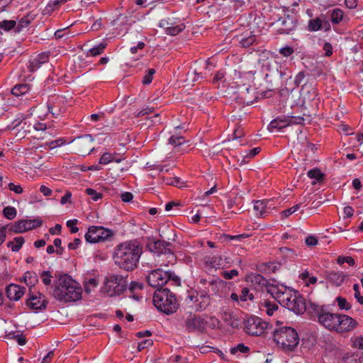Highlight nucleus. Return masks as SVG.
Segmentation results:
<instances>
[{"instance_id":"37","label":"nucleus","mask_w":363,"mask_h":363,"mask_svg":"<svg viewBox=\"0 0 363 363\" xmlns=\"http://www.w3.org/2000/svg\"><path fill=\"white\" fill-rule=\"evenodd\" d=\"M24 231H28L42 225V220L40 219L23 220Z\"/></svg>"},{"instance_id":"64","label":"nucleus","mask_w":363,"mask_h":363,"mask_svg":"<svg viewBox=\"0 0 363 363\" xmlns=\"http://www.w3.org/2000/svg\"><path fill=\"white\" fill-rule=\"evenodd\" d=\"M294 50L291 47L286 46L282 48L279 50V53L284 55V57H289L294 53Z\"/></svg>"},{"instance_id":"17","label":"nucleus","mask_w":363,"mask_h":363,"mask_svg":"<svg viewBox=\"0 0 363 363\" xmlns=\"http://www.w3.org/2000/svg\"><path fill=\"white\" fill-rule=\"evenodd\" d=\"M47 303L45 296L40 293H38V295H31L27 301L29 307L34 311L45 309Z\"/></svg>"},{"instance_id":"27","label":"nucleus","mask_w":363,"mask_h":363,"mask_svg":"<svg viewBox=\"0 0 363 363\" xmlns=\"http://www.w3.org/2000/svg\"><path fill=\"white\" fill-rule=\"evenodd\" d=\"M279 22H281V24L283 26L282 28L279 29L281 33L289 34L296 28V24L294 23L293 19L289 18V16L279 19Z\"/></svg>"},{"instance_id":"8","label":"nucleus","mask_w":363,"mask_h":363,"mask_svg":"<svg viewBox=\"0 0 363 363\" xmlns=\"http://www.w3.org/2000/svg\"><path fill=\"white\" fill-rule=\"evenodd\" d=\"M281 304L296 314H303L306 310L304 298L297 292L289 291L285 299L281 298Z\"/></svg>"},{"instance_id":"46","label":"nucleus","mask_w":363,"mask_h":363,"mask_svg":"<svg viewBox=\"0 0 363 363\" xmlns=\"http://www.w3.org/2000/svg\"><path fill=\"white\" fill-rule=\"evenodd\" d=\"M162 182L167 185H172L175 186L180 187L181 181L178 177H162Z\"/></svg>"},{"instance_id":"54","label":"nucleus","mask_w":363,"mask_h":363,"mask_svg":"<svg viewBox=\"0 0 363 363\" xmlns=\"http://www.w3.org/2000/svg\"><path fill=\"white\" fill-rule=\"evenodd\" d=\"M155 73V70L154 69H149L147 73L144 76L143 79V83L144 84H149L152 81V76Z\"/></svg>"},{"instance_id":"51","label":"nucleus","mask_w":363,"mask_h":363,"mask_svg":"<svg viewBox=\"0 0 363 363\" xmlns=\"http://www.w3.org/2000/svg\"><path fill=\"white\" fill-rule=\"evenodd\" d=\"M225 240H235L237 242H241L243 239H245L249 237V235L248 234H240V235H225Z\"/></svg>"},{"instance_id":"55","label":"nucleus","mask_w":363,"mask_h":363,"mask_svg":"<svg viewBox=\"0 0 363 363\" xmlns=\"http://www.w3.org/2000/svg\"><path fill=\"white\" fill-rule=\"evenodd\" d=\"M337 263L340 264L347 263L350 266H354L355 262L354 259L351 257H339L337 258Z\"/></svg>"},{"instance_id":"42","label":"nucleus","mask_w":363,"mask_h":363,"mask_svg":"<svg viewBox=\"0 0 363 363\" xmlns=\"http://www.w3.org/2000/svg\"><path fill=\"white\" fill-rule=\"evenodd\" d=\"M3 214L6 218L12 220L16 216V209L13 206H6L3 209Z\"/></svg>"},{"instance_id":"10","label":"nucleus","mask_w":363,"mask_h":363,"mask_svg":"<svg viewBox=\"0 0 363 363\" xmlns=\"http://www.w3.org/2000/svg\"><path fill=\"white\" fill-rule=\"evenodd\" d=\"M113 233L111 230L102 226H91L85 234V240L89 243L104 242L112 237Z\"/></svg>"},{"instance_id":"23","label":"nucleus","mask_w":363,"mask_h":363,"mask_svg":"<svg viewBox=\"0 0 363 363\" xmlns=\"http://www.w3.org/2000/svg\"><path fill=\"white\" fill-rule=\"evenodd\" d=\"M301 96L304 103L313 101L318 96L317 89L311 84H303L301 89Z\"/></svg>"},{"instance_id":"5","label":"nucleus","mask_w":363,"mask_h":363,"mask_svg":"<svg viewBox=\"0 0 363 363\" xmlns=\"http://www.w3.org/2000/svg\"><path fill=\"white\" fill-rule=\"evenodd\" d=\"M153 303L159 311L167 314L175 312L178 308L175 296L168 289H157L154 294Z\"/></svg>"},{"instance_id":"12","label":"nucleus","mask_w":363,"mask_h":363,"mask_svg":"<svg viewBox=\"0 0 363 363\" xmlns=\"http://www.w3.org/2000/svg\"><path fill=\"white\" fill-rule=\"evenodd\" d=\"M267 327V323L257 316H253L246 319L244 330L248 335L259 336L264 333Z\"/></svg>"},{"instance_id":"36","label":"nucleus","mask_w":363,"mask_h":363,"mask_svg":"<svg viewBox=\"0 0 363 363\" xmlns=\"http://www.w3.org/2000/svg\"><path fill=\"white\" fill-rule=\"evenodd\" d=\"M107 44L106 43H101L95 47L89 49L86 52V57H95L101 54L106 48Z\"/></svg>"},{"instance_id":"2","label":"nucleus","mask_w":363,"mask_h":363,"mask_svg":"<svg viewBox=\"0 0 363 363\" xmlns=\"http://www.w3.org/2000/svg\"><path fill=\"white\" fill-rule=\"evenodd\" d=\"M318 322L325 328L337 333H345L353 330L357 326V322L352 318L328 311L323 307L316 309Z\"/></svg>"},{"instance_id":"39","label":"nucleus","mask_w":363,"mask_h":363,"mask_svg":"<svg viewBox=\"0 0 363 363\" xmlns=\"http://www.w3.org/2000/svg\"><path fill=\"white\" fill-rule=\"evenodd\" d=\"M16 28V22L13 20H4L0 21V29L9 31Z\"/></svg>"},{"instance_id":"48","label":"nucleus","mask_w":363,"mask_h":363,"mask_svg":"<svg viewBox=\"0 0 363 363\" xmlns=\"http://www.w3.org/2000/svg\"><path fill=\"white\" fill-rule=\"evenodd\" d=\"M85 192L90 196L91 199L94 201H97L99 199L102 198V194L97 192L96 190L93 189L88 188L85 190Z\"/></svg>"},{"instance_id":"61","label":"nucleus","mask_w":363,"mask_h":363,"mask_svg":"<svg viewBox=\"0 0 363 363\" xmlns=\"http://www.w3.org/2000/svg\"><path fill=\"white\" fill-rule=\"evenodd\" d=\"M8 187H9L10 191H13V192H15L16 194H21L23 191V188L21 187V186H20L18 184H15L11 183V182L8 184Z\"/></svg>"},{"instance_id":"45","label":"nucleus","mask_w":363,"mask_h":363,"mask_svg":"<svg viewBox=\"0 0 363 363\" xmlns=\"http://www.w3.org/2000/svg\"><path fill=\"white\" fill-rule=\"evenodd\" d=\"M99 281L96 278H90L87 281H86L84 285L85 292L89 294L93 288H95L98 286Z\"/></svg>"},{"instance_id":"6","label":"nucleus","mask_w":363,"mask_h":363,"mask_svg":"<svg viewBox=\"0 0 363 363\" xmlns=\"http://www.w3.org/2000/svg\"><path fill=\"white\" fill-rule=\"evenodd\" d=\"M125 277L117 274H111L106 277L101 291L107 296H120L126 289Z\"/></svg>"},{"instance_id":"44","label":"nucleus","mask_w":363,"mask_h":363,"mask_svg":"<svg viewBox=\"0 0 363 363\" xmlns=\"http://www.w3.org/2000/svg\"><path fill=\"white\" fill-rule=\"evenodd\" d=\"M185 141L186 140L184 137L173 135L170 137L169 140V143L174 147H177L184 144Z\"/></svg>"},{"instance_id":"43","label":"nucleus","mask_w":363,"mask_h":363,"mask_svg":"<svg viewBox=\"0 0 363 363\" xmlns=\"http://www.w3.org/2000/svg\"><path fill=\"white\" fill-rule=\"evenodd\" d=\"M23 228V220H20L13 223L10 227V230L11 231L14 232L16 233H23L25 232Z\"/></svg>"},{"instance_id":"14","label":"nucleus","mask_w":363,"mask_h":363,"mask_svg":"<svg viewBox=\"0 0 363 363\" xmlns=\"http://www.w3.org/2000/svg\"><path fill=\"white\" fill-rule=\"evenodd\" d=\"M171 245L172 244L169 242L152 240L147 244V247L150 252L158 255H169L168 257L170 259L169 262H172L174 260V257L169 248Z\"/></svg>"},{"instance_id":"29","label":"nucleus","mask_w":363,"mask_h":363,"mask_svg":"<svg viewBox=\"0 0 363 363\" xmlns=\"http://www.w3.org/2000/svg\"><path fill=\"white\" fill-rule=\"evenodd\" d=\"M22 281L25 282L30 288L34 286L38 281V276L34 272H26L22 279Z\"/></svg>"},{"instance_id":"7","label":"nucleus","mask_w":363,"mask_h":363,"mask_svg":"<svg viewBox=\"0 0 363 363\" xmlns=\"http://www.w3.org/2000/svg\"><path fill=\"white\" fill-rule=\"evenodd\" d=\"M147 281L153 288L162 289V286L169 282L174 285H179L180 279L170 271L163 270L161 268L151 271L147 276Z\"/></svg>"},{"instance_id":"49","label":"nucleus","mask_w":363,"mask_h":363,"mask_svg":"<svg viewBox=\"0 0 363 363\" xmlns=\"http://www.w3.org/2000/svg\"><path fill=\"white\" fill-rule=\"evenodd\" d=\"M114 160V155L108 152H105L100 157L99 163L102 164H107Z\"/></svg>"},{"instance_id":"58","label":"nucleus","mask_w":363,"mask_h":363,"mask_svg":"<svg viewBox=\"0 0 363 363\" xmlns=\"http://www.w3.org/2000/svg\"><path fill=\"white\" fill-rule=\"evenodd\" d=\"M77 222L78 220L76 219L67 221V226L70 228L72 233H76L79 231V228L76 226Z\"/></svg>"},{"instance_id":"24","label":"nucleus","mask_w":363,"mask_h":363,"mask_svg":"<svg viewBox=\"0 0 363 363\" xmlns=\"http://www.w3.org/2000/svg\"><path fill=\"white\" fill-rule=\"evenodd\" d=\"M247 281L251 283L256 289H262L264 286H267V280L261 274L257 273H251L247 277Z\"/></svg>"},{"instance_id":"30","label":"nucleus","mask_w":363,"mask_h":363,"mask_svg":"<svg viewBox=\"0 0 363 363\" xmlns=\"http://www.w3.org/2000/svg\"><path fill=\"white\" fill-rule=\"evenodd\" d=\"M30 87L27 84H16L13 87L11 93L16 96H21L30 91Z\"/></svg>"},{"instance_id":"63","label":"nucleus","mask_w":363,"mask_h":363,"mask_svg":"<svg viewBox=\"0 0 363 363\" xmlns=\"http://www.w3.org/2000/svg\"><path fill=\"white\" fill-rule=\"evenodd\" d=\"M152 345V340L150 339H147L143 341H141L138 343V349L139 351H141L142 350Z\"/></svg>"},{"instance_id":"4","label":"nucleus","mask_w":363,"mask_h":363,"mask_svg":"<svg viewBox=\"0 0 363 363\" xmlns=\"http://www.w3.org/2000/svg\"><path fill=\"white\" fill-rule=\"evenodd\" d=\"M274 340L284 352H291L297 347L299 337L297 331L291 327H279L273 332Z\"/></svg>"},{"instance_id":"50","label":"nucleus","mask_w":363,"mask_h":363,"mask_svg":"<svg viewBox=\"0 0 363 363\" xmlns=\"http://www.w3.org/2000/svg\"><path fill=\"white\" fill-rule=\"evenodd\" d=\"M250 350L249 347L245 346L244 344H238L236 347L230 349V352L233 354H236L238 352L241 353H246Z\"/></svg>"},{"instance_id":"20","label":"nucleus","mask_w":363,"mask_h":363,"mask_svg":"<svg viewBox=\"0 0 363 363\" xmlns=\"http://www.w3.org/2000/svg\"><path fill=\"white\" fill-rule=\"evenodd\" d=\"M50 52H43L35 57H33L29 61V69L31 72L38 69L43 64L48 62Z\"/></svg>"},{"instance_id":"60","label":"nucleus","mask_w":363,"mask_h":363,"mask_svg":"<svg viewBox=\"0 0 363 363\" xmlns=\"http://www.w3.org/2000/svg\"><path fill=\"white\" fill-rule=\"evenodd\" d=\"M187 359L181 355H173L169 358V363H186Z\"/></svg>"},{"instance_id":"18","label":"nucleus","mask_w":363,"mask_h":363,"mask_svg":"<svg viewBox=\"0 0 363 363\" xmlns=\"http://www.w3.org/2000/svg\"><path fill=\"white\" fill-rule=\"evenodd\" d=\"M238 92L242 100V103L247 105L252 104L256 98L254 89H252L250 86H246L245 84L240 86L238 88Z\"/></svg>"},{"instance_id":"38","label":"nucleus","mask_w":363,"mask_h":363,"mask_svg":"<svg viewBox=\"0 0 363 363\" xmlns=\"http://www.w3.org/2000/svg\"><path fill=\"white\" fill-rule=\"evenodd\" d=\"M273 63L277 68V71L279 73L281 78L286 77L287 78H291V71L285 66L279 65L277 62L274 61Z\"/></svg>"},{"instance_id":"19","label":"nucleus","mask_w":363,"mask_h":363,"mask_svg":"<svg viewBox=\"0 0 363 363\" xmlns=\"http://www.w3.org/2000/svg\"><path fill=\"white\" fill-rule=\"evenodd\" d=\"M204 263L206 267L211 268H220L225 267L226 264H228L229 262L227 261V257L225 256L223 257L219 255L206 257L204 258Z\"/></svg>"},{"instance_id":"25","label":"nucleus","mask_w":363,"mask_h":363,"mask_svg":"<svg viewBox=\"0 0 363 363\" xmlns=\"http://www.w3.org/2000/svg\"><path fill=\"white\" fill-rule=\"evenodd\" d=\"M269 201H256L254 203L256 214L260 217H265L268 213V209L271 208L269 206Z\"/></svg>"},{"instance_id":"35","label":"nucleus","mask_w":363,"mask_h":363,"mask_svg":"<svg viewBox=\"0 0 363 363\" xmlns=\"http://www.w3.org/2000/svg\"><path fill=\"white\" fill-rule=\"evenodd\" d=\"M25 242L23 237H16L12 241L7 242V247H10L13 252H18Z\"/></svg>"},{"instance_id":"52","label":"nucleus","mask_w":363,"mask_h":363,"mask_svg":"<svg viewBox=\"0 0 363 363\" xmlns=\"http://www.w3.org/2000/svg\"><path fill=\"white\" fill-rule=\"evenodd\" d=\"M254 298L252 294H250V291L247 288H243L240 295V300L242 301H246L247 299L252 300Z\"/></svg>"},{"instance_id":"34","label":"nucleus","mask_w":363,"mask_h":363,"mask_svg":"<svg viewBox=\"0 0 363 363\" xmlns=\"http://www.w3.org/2000/svg\"><path fill=\"white\" fill-rule=\"evenodd\" d=\"M279 308L275 303L265 302L262 306V311H264L269 316L274 315L278 312Z\"/></svg>"},{"instance_id":"22","label":"nucleus","mask_w":363,"mask_h":363,"mask_svg":"<svg viewBox=\"0 0 363 363\" xmlns=\"http://www.w3.org/2000/svg\"><path fill=\"white\" fill-rule=\"evenodd\" d=\"M330 28V23L328 21L322 20L320 18L311 19L308 21V30L309 31L315 32L321 29L329 30Z\"/></svg>"},{"instance_id":"59","label":"nucleus","mask_w":363,"mask_h":363,"mask_svg":"<svg viewBox=\"0 0 363 363\" xmlns=\"http://www.w3.org/2000/svg\"><path fill=\"white\" fill-rule=\"evenodd\" d=\"M255 41V36L252 35L248 38H242L240 40V44L242 45V47L247 48V47H249L250 45H252Z\"/></svg>"},{"instance_id":"47","label":"nucleus","mask_w":363,"mask_h":363,"mask_svg":"<svg viewBox=\"0 0 363 363\" xmlns=\"http://www.w3.org/2000/svg\"><path fill=\"white\" fill-rule=\"evenodd\" d=\"M308 176L310 178L315 179L318 181L322 179L323 177V173L317 168L309 170L308 172Z\"/></svg>"},{"instance_id":"53","label":"nucleus","mask_w":363,"mask_h":363,"mask_svg":"<svg viewBox=\"0 0 363 363\" xmlns=\"http://www.w3.org/2000/svg\"><path fill=\"white\" fill-rule=\"evenodd\" d=\"M353 290L354 291V298L360 304H363V295L361 294V292L359 291V286L357 284L353 285Z\"/></svg>"},{"instance_id":"26","label":"nucleus","mask_w":363,"mask_h":363,"mask_svg":"<svg viewBox=\"0 0 363 363\" xmlns=\"http://www.w3.org/2000/svg\"><path fill=\"white\" fill-rule=\"evenodd\" d=\"M289 125H290V121H289L288 117L284 118H277L270 122V123L268 126V129L269 131L273 132L274 130H275V129L279 130L284 128L287 127Z\"/></svg>"},{"instance_id":"56","label":"nucleus","mask_w":363,"mask_h":363,"mask_svg":"<svg viewBox=\"0 0 363 363\" xmlns=\"http://www.w3.org/2000/svg\"><path fill=\"white\" fill-rule=\"evenodd\" d=\"M43 282L45 285L49 286L51 284L52 275L48 271H43L41 274Z\"/></svg>"},{"instance_id":"13","label":"nucleus","mask_w":363,"mask_h":363,"mask_svg":"<svg viewBox=\"0 0 363 363\" xmlns=\"http://www.w3.org/2000/svg\"><path fill=\"white\" fill-rule=\"evenodd\" d=\"M177 19L174 18H166L162 19L159 23V26L165 30V33L169 35H177L182 32L186 26L183 23H178Z\"/></svg>"},{"instance_id":"15","label":"nucleus","mask_w":363,"mask_h":363,"mask_svg":"<svg viewBox=\"0 0 363 363\" xmlns=\"http://www.w3.org/2000/svg\"><path fill=\"white\" fill-rule=\"evenodd\" d=\"M93 141L94 138L91 135H84L74 140L77 150L81 154H89L94 150Z\"/></svg>"},{"instance_id":"16","label":"nucleus","mask_w":363,"mask_h":363,"mask_svg":"<svg viewBox=\"0 0 363 363\" xmlns=\"http://www.w3.org/2000/svg\"><path fill=\"white\" fill-rule=\"evenodd\" d=\"M267 291L281 303V298L285 299L291 290L283 285L269 284L267 285Z\"/></svg>"},{"instance_id":"33","label":"nucleus","mask_w":363,"mask_h":363,"mask_svg":"<svg viewBox=\"0 0 363 363\" xmlns=\"http://www.w3.org/2000/svg\"><path fill=\"white\" fill-rule=\"evenodd\" d=\"M67 1V0H50L44 9L43 11V14L47 15L51 13L55 9Z\"/></svg>"},{"instance_id":"32","label":"nucleus","mask_w":363,"mask_h":363,"mask_svg":"<svg viewBox=\"0 0 363 363\" xmlns=\"http://www.w3.org/2000/svg\"><path fill=\"white\" fill-rule=\"evenodd\" d=\"M222 318L226 323V324L231 326L232 328H238L240 325L238 319L230 312H224L222 314Z\"/></svg>"},{"instance_id":"3","label":"nucleus","mask_w":363,"mask_h":363,"mask_svg":"<svg viewBox=\"0 0 363 363\" xmlns=\"http://www.w3.org/2000/svg\"><path fill=\"white\" fill-rule=\"evenodd\" d=\"M82 289L79 284L67 274L60 275L58 284L53 291V296L58 301L67 303L82 298Z\"/></svg>"},{"instance_id":"28","label":"nucleus","mask_w":363,"mask_h":363,"mask_svg":"<svg viewBox=\"0 0 363 363\" xmlns=\"http://www.w3.org/2000/svg\"><path fill=\"white\" fill-rule=\"evenodd\" d=\"M35 18V15L28 13L27 15L21 18L18 23H16V32H21L23 28H26Z\"/></svg>"},{"instance_id":"11","label":"nucleus","mask_w":363,"mask_h":363,"mask_svg":"<svg viewBox=\"0 0 363 363\" xmlns=\"http://www.w3.org/2000/svg\"><path fill=\"white\" fill-rule=\"evenodd\" d=\"M188 303H192L197 311H204L210 305L211 298L206 290L194 291L186 296Z\"/></svg>"},{"instance_id":"21","label":"nucleus","mask_w":363,"mask_h":363,"mask_svg":"<svg viewBox=\"0 0 363 363\" xmlns=\"http://www.w3.org/2000/svg\"><path fill=\"white\" fill-rule=\"evenodd\" d=\"M8 298L11 301L19 300L25 294V288L17 284H10L6 289Z\"/></svg>"},{"instance_id":"41","label":"nucleus","mask_w":363,"mask_h":363,"mask_svg":"<svg viewBox=\"0 0 363 363\" xmlns=\"http://www.w3.org/2000/svg\"><path fill=\"white\" fill-rule=\"evenodd\" d=\"M336 302L337 303L338 307L342 310L348 311L351 308L352 305L349 303L346 298L338 296L336 298Z\"/></svg>"},{"instance_id":"1","label":"nucleus","mask_w":363,"mask_h":363,"mask_svg":"<svg viewBox=\"0 0 363 363\" xmlns=\"http://www.w3.org/2000/svg\"><path fill=\"white\" fill-rule=\"evenodd\" d=\"M142 254L143 246L137 240H133L116 245L113 258L120 269L129 272L137 267Z\"/></svg>"},{"instance_id":"31","label":"nucleus","mask_w":363,"mask_h":363,"mask_svg":"<svg viewBox=\"0 0 363 363\" xmlns=\"http://www.w3.org/2000/svg\"><path fill=\"white\" fill-rule=\"evenodd\" d=\"M327 279L335 286H340L344 281V276L340 272L332 271L328 273Z\"/></svg>"},{"instance_id":"9","label":"nucleus","mask_w":363,"mask_h":363,"mask_svg":"<svg viewBox=\"0 0 363 363\" xmlns=\"http://www.w3.org/2000/svg\"><path fill=\"white\" fill-rule=\"evenodd\" d=\"M206 325L207 321L201 315L189 313L184 316L183 326L188 333H203L206 329Z\"/></svg>"},{"instance_id":"40","label":"nucleus","mask_w":363,"mask_h":363,"mask_svg":"<svg viewBox=\"0 0 363 363\" xmlns=\"http://www.w3.org/2000/svg\"><path fill=\"white\" fill-rule=\"evenodd\" d=\"M343 18V11L340 9H335L331 13V21L333 23H339Z\"/></svg>"},{"instance_id":"62","label":"nucleus","mask_w":363,"mask_h":363,"mask_svg":"<svg viewBox=\"0 0 363 363\" xmlns=\"http://www.w3.org/2000/svg\"><path fill=\"white\" fill-rule=\"evenodd\" d=\"M238 272L236 269H232L230 271H224L222 273L223 277L226 279H231L233 277L238 276Z\"/></svg>"},{"instance_id":"57","label":"nucleus","mask_w":363,"mask_h":363,"mask_svg":"<svg viewBox=\"0 0 363 363\" xmlns=\"http://www.w3.org/2000/svg\"><path fill=\"white\" fill-rule=\"evenodd\" d=\"M24 119H26V118L23 117V114H20V116L15 119L13 121H12L11 125L8 126L9 129H15L16 128L21 125V123L23 122Z\"/></svg>"}]
</instances>
